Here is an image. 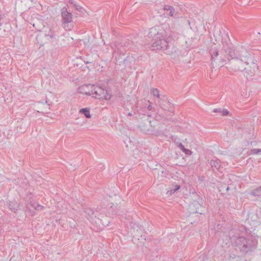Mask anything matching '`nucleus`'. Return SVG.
I'll return each mask as SVG.
<instances>
[{
	"mask_svg": "<svg viewBox=\"0 0 261 261\" xmlns=\"http://www.w3.org/2000/svg\"><path fill=\"white\" fill-rule=\"evenodd\" d=\"M240 235V230L238 229H231L228 232L232 244L238 247L241 252L247 253L251 251L257 245V241L252 236L246 239Z\"/></svg>",
	"mask_w": 261,
	"mask_h": 261,
	"instance_id": "f257e3e1",
	"label": "nucleus"
},
{
	"mask_svg": "<svg viewBox=\"0 0 261 261\" xmlns=\"http://www.w3.org/2000/svg\"><path fill=\"white\" fill-rule=\"evenodd\" d=\"M222 44L223 52L226 54L224 56L228 61L226 68L230 71H243L246 63L241 59L233 57L236 56V53L233 49L232 44L227 42H223Z\"/></svg>",
	"mask_w": 261,
	"mask_h": 261,
	"instance_id": "f03ea898",
	"label": "nucleus"
},
{
	"mask_svg": "<svg viewBox=\"0 0 261 261\" xmlns=\"http://www.w3.org/2000/svg\"><path fill=\"white\" fill-rule=\"evenodd\" d=\"M210 54L211 57L212 64L214 68L217 66L222 67L227 64V59L225 57L226 54L223 52V48L221 51V56L219 55V50L216 47L212 46L210 50Z\"/></svg>",
	"mask_w": 261,
	"mask_h": 261,
	"instance_id": "7ed1b4c3",
	"label": "nucleus"
},
{
	"mask_svg": "<svg viewBox=\"0 0 261 261\" xmlns=\"http://www.w3.org/2000/svg\"><path fill=\"white\" fill-rule=\"evenodd\" d=\"M86 87H84L83 89H84L85 92L87 94V95H91L93 97L96 99H104L107 100L110 99L111 98V95L108 92L107 90L99 86L94 85L91 86V93L85 90Z\"/></svg>",
	"mask_w": 261,
	"mask_h": 261,
	"instance_id": "20e7f679",
	"label": "nucleus"
},
{
	"mask_svg": "<svg viewBox=\"0 0 261 261\" xmlns=\"http://www.w3.org/2000/svg\"><path fill=\"white\" fill-rule=\"evenodd\" d=\"M62 25L66 31H71L74 27L73 15L71 12L68 11L66 7L61 10Z\"/></svg>",
	"mask_w": 261,
	"mask_h": 261,
	"instance_id": "39448f33",
	"label": "nucleus"
},
{
	"mask_svg": "<svg viewBox=\"0 0 261 261\" xmlns=\"http://www.w3.org/2000/svg\"><path fill=\"white\" fill-rule=\"evenodd\" d=\"M123 47L120 44H112L111 47L114 50L113 57H115L116 64L120 65L122 63H124L126 61L127 57L125 56V50L121 48Z\"/></svg>",
	"mask_w": 261,
	"mask_h": 261,
	"instance_id": "423d86ee",
	"label": "nucleus"
},
{
	"mask_svg": "<svg viewBox=\"0 0 261 261\" xmlns=\"http://www.w3.org/2000/svg\"><path fill=\"white\" fill-rule=\"evenodd\" d=\"M250 63L245 64L244 70V75L248 79L253 76L255 72L258 70V66L256 63V60L252 59L249 61Z\"/></svg>",
	"mask_w": 261,
	"mask_h": 261,
	"instance_id": "0eeeda50",
	"label": "nucleus"
},
{
	"mask_svg": "<svg viewBox=\"0 0 261 261\" xmlns=\"http://www.w3.org/2000/svg\"><path fill=\"white\" fill-rule=\"evenodd\" d=\"M235 53L236 56H233V57L242 59L246 64L250 63L249 61L253 59L251 55L244 48L241 47L239 48Z\"/></svg>",
	"mask_w": 261,
	"mask_h": 261,
	"instance_id": "6e6552de",
	"label": "nucleus"
},
{
	"mask_svg": "<svg viewBox=\"0 0 261 261\" xmlns=\"http://www.w3.org/2000/svg\"><path fill=\"white\" fill-rule=\"evenodd\" d=\"M204 211V207L196 201H193L188 206V212L190 215L196 213L201 215Z\"/></svg>",
	"mask_w": 261,
	"mask_h": 261,
	"instance_id": "1a4fd4ad",
	"label": "nucleus"
},
{
	"mask_svg": "<svg viewBox=\"0 0 261 261\" xmlns=\"http://www.w3.org/2000/svg\"><path fill=\"white\" fill-rule=\"evenodd\" d=\"M156 38H159V39H157V42H160L161 44V46H163L161 50L166 51V53L167 54H169L170 51H168V49L170 45L169 44L170 41L168 40V38L166 39L164 38L163 35L161 33H159V32L156 33Z\"/></svg>",
	"mask_w": 261,
	"mask_h": 261,
	"instance_id": "9d476101",
	"label": "nucleus"
},
{
	"mask_svg": "<svg viewBox=\"0 0 261 261\" xmlns=\"http://www.w3.org/2000/svg\"><path fill=\"white\" fill-rule=\"evenodd\" d=\"M99 216L100 217H97L96 215H94V222L97 224L100 228L109 225L110 221L107 216L101 214H100Z\"/></svg>",
	"mask_w": 261,
	"mask_h": 261,
	"instance_id": "9b49d317",
	"label": "nucleus"
},
{
	"mask_svg": "<svg viewBox=\"0 0 261 261\" xmlns=\"http://www.w3.org/2000/svg\"><path fill=\"white\" fill-rule=\"evenodd\" d=\"M156 29L152 28L150 29V31L149 33V36L155 37V38L154 39V40L151 45L152 49V50H161V48H162V47H163V46H161V44L160 42H157L158 39L156 38Z\"/></svg>",
	"mask_w": 261,
	"mask_h": 261,
	"instance_id": "f8f14e48",
	"label": "nucleus"
},
{
	"mask_svg": "<svg viewBox=\"0 0 261 261\" xmlns=\"http://www.w3.org/2000/svg\"><path fill=\"white\" fill-rule=\"evenodd\" d=\"M160 107L164 110L168 111L172 115L174 114V105L172 106L168 107L166 103V97L163 96L160 98V101L159 102Z\"/></svg>",
	"mask_w": 261,
	"mask_h": 261,
	"instance_id": "ddd939ff",
	"label": "nucleus"
},
{
	"mask_svg": "<svg viewBox=\"0 0 261 261\" xmlns=\"http://www.w3.org/2000/svg\"><path fill=\"white\" fill-rule=\"evenodd\" d=\"M146 119H144L143 121L141 122L139 127L141 128V129L145 133L151 134L152 133H153L154 130L150 128L149 124H146Z\"/></svg>",
	"mask_w": 261,
	"mask_h": 261,
	"instance_id": "4468645a",
	"label": "nucleus"
},
{
	"mask_svg": "<svg viewBox=\"0 0 261 261\" xmlns=\"http://www.w3.org/2000/svg\"><path fill=\"white\" fill-rule=\"evenodd\" d=\"M158 123H159L156 121V120H149L148 118H147L146 120V124H149L150 128L154 130L153 133H152L151 134H156L158 132V130L155 129V127L157 126Z\"/></svg>",
	"mask_w": 261,
	"mask_h": 261,
	"instance_id": "2eb2a0df",
	"label": "nucleus"
},
{
	"mask_svg": "<svg viewBox=\"0 0 261 261\" xmlns=\"http://www.w3.org/2000/svg\"><path fill=\"white\" fill-rule=\"evenodd\" d=\"M210 164L214 172L218 171L221 166L220 161L218 159L211 160Z\"/></svg>",
	"mask_w": 261,
	"mask_h": 261,
	"instance_id": "dca6fc26",
	"label": "nucleus"
},
{
	"mask_svg": "<svg viewBox=\"0 0 261 261\" xmlns=\"http://www.w3.org/2000/svg\"><path fill=\"white\" fill-rule=\"evenodd\" d=\"M84 212L87 215L86 217L87 219H91V221L93 222L94 221V218L93 217L94 215V212L92 209L89 207H86L85 208Z\"/></svg>",
	"mask_w": 261,
	"mask_h": 261,
	"instance_id": "f3484780",
	"label": "nucleus"
},
{
	"mask_svg": "<svg viewBox=\"0 0 261 261\" xmlns=\"http://www.w3.org/2000/svg\"><path fill=\"white\" fill-rule=\"evenodd\" d=\"M9 207L11 211H13L14 212H16V211L18 210L19 205L15 201H12L9 202Z\"/></svg>",
	"mask_w": 261,
	"mask_h": 261,
	"instance_id": "a211bd4d",
	"label": "nucleus"
},
{
	"mask_svg": "<svg viewBox=\"0 0 261 261\" xmlns=\"http://www.w3.org/2000/svg\"><path fill=\"white\" fill-rule=\"evenodd\" d=\"M80 112L82 114H84L85 116L87 118H90L91 117L90 115V110L87 108L81 109Z\"/></svg>",
	"mask_w": 261,
	"mask_h": 261,
	"instance_id": "6ab92c4d",
	"label": "nucleus"
},
{
	"mask_svg": "<svg viewBox=\"0 0 261 261\" xmlns=\"http://www.w3.org/2000/svg\"><path fill=\"white\" fill-rule=\"evenodd\" d=\"M251 195L254 196L261 197V187L253 190L251 192Z\"/></svg>",
	"mask_w": 261,
	"mask_h": 261,
	"instance_id": "aec40b11",
	"label": "nucleus"
},
{
	"mask_svg": "<svg viewBox=\"0 0 261 261\" xmlns=\"http://www.w3.org/2000/svg\"><path fill=\"white\" fill-rule=\"evenodd\" d=\"M45 36L49 37L51 39L55 40H56L57 37H59L50 30L48 31V33H45Z\"/></svg>",
	"mask_w": 261,
	"mask_h": 261,
	"instance_id": "412c9836",
	"label": "nucleus"
},
{
	"mask_svg": "<svg viewBox=\"0 0 261 261\" xmlns=\"http://www.w3.org/2000/svg\"><path fill=\"white\" fill-rule=\"evenodd\" d=\"M92 85H83V86H81L79 88V89L80 90V92H81L82 93H84V94L87 95V94L84 91V89H83V87H87L85 89V90H86L88 92H90L91 93V86H92Z\"/></svg>",
	"mask_w": 261,
	"mask_h": 261,
	"instance_id": "4be33fe9",
	"label": "nucleus"
},
{
	"mask_svg": "<svg viewBox=\"0 0 261 261\" xmlns=\"http://www.w3.org/2000/svg\"><path fill=\"white\" fill-rule=\"evenodd\" d=\"M178 147L184 152H185L187 155H191L192 153L190 150L186 148L181 143L179 144Z\"/></svg>",
	"mask_w": 261,
	"mask_h": 261,
	"instance_id": "5701e85b",
	"label": "nucleus"
},
{
	"mask_svg": "<svg viewBox=\"0 0 261 261\" xmlns=\"http://www.w3.org/2000/svg\"><path fill=\"white\" fill-rule=\"evenodd\" d=\"M180 188V186L177 185L174 186V188H172L170 190L168 191L167 192V194H169L170 195H171L172 193H174L175 192L178 191Z\"/></svg>",
	"mask_w": 261,
	"mask_h": 261,
	"instance_id": "b1692460",
	"label": "nucleus"
},
{
	"mask_svg": "<svg viewBox=\"0 0 261 261\" xmlns=\"http://www.w3.org/2000/svg\"><path fill=\"white\" fill-rule=\"evenodd\" d=\"M151 93L154 96H156L159 98H160V95L159 94V91L158 89L152 88L151 90Z\"/></svg>",
	"mask_w": 261,
	"mask_h": 261,
	"instance_id": "393cba45",
	"label": "nucleus"
},
{
	"mask_svg": "<svg viewBox=\"0 0 261 261\" xmlns=\"http://www.w3.org/2000/svg\"><path fill=\"white\" fill-rule=\"evenodd\" d=\"M250 152L251 154H256L261 152V149H252Z\"/></svg>",
	"mask_w": 261,
	"mask_h": 261,
	"instance_id": "a878e982",
	"label": "nucleus"
},
{
	"mask_svg": "<svg viewBox=\"0 0 261 261\" xmlns=\"http://www.w3.org/2000/svg\"><path fill=\"white\" fill-rule=\"evenodd\" d=\"M174 8L173 7V9L172 10L171 9H170L169 11H168V12L167 13L168 15H169L170 16H172L173 17V14L174 13Z\"/></svg>",
	"mask_w": 261,
	"mask_h": 261,
	"instance_id": "bb28decb",
	"label": "nucleus"
},
{
	"mask_svg": "<svg viewBox=\"0 0 261 261\" xmlns=\"http://www.w3.org/2000/svg\"><path fill=\"white\" fill-rule=\"evenodd\" d=\"M74 7L76 9V10L79 12H82L83 8L82 6L80 5H77L76 4H74Z\"/></svg>",
	"mask_w": 261,
	"mask_h": 261,
	"instance_id": "cd10ccee",
	"label": "nucleus"
},
{
	"mask_svg": "<svg viewBox=\"0 0 261 261\" xmlns=\"http://www.w3.org/2000/svg\"><path fill=\"white\" fill-rule=\"evenodd\" d=\"M222 116H227L229 114V111L226 109H223L222 110Z\"/></svg>",
	"mask_w": 261,
	"mask_h": 261,
	"instance_id": "c85d7f7f",
	"label": "nucleus"
},
{
	"mask_svg": "<svg viewBox=\"0 0 261 261\" xmlns=\"http://www.w3.org/2000/svg\"><path fill=\"white\" fill-rule=\"evenodd\" d=\"M171 9L172 10L173 9V7L172 6H169V5H165L164 6V10L167 11V13L168 12V11Z\"/></svg>",
	"mask_w": 261,
	"mask_h": 261,
	"instance_id": "c756f323",
	"label": "nucleus"
},
{
	"mask_svg": "<svg viewBox=\"0 0 261 261\" xmlns=\"http://www.w3.org/2000/svg\"><path fill=\"white\" fill-rule=\"evenodd\" d=\"M222 110L221 108H216L214 109L213 112L215 113H222Z\"/></svg>",
	"mask_w": 261,
	"mask_h": 261,
	"instance_id": "7c9ffc66",
	"label": "nucleus"
},
{
	"mask_svg": "<svg viewBox=\"0 0 261 261\" xmlns=\"http://www.w3.org/2000/svg\"><path fill=\"white\" fill-rule=\"evenodd\" d=\"M43 208V206L39 204H37V206L35 207V210L39 211Z\"/></svg>",
	"mask_w": 261,
	"mask_h": 261,
	"instance_id": "2f4dec72",
	"label": "nucleus"
},
{
	"mask_svg": "<svg viewBox=\"0 0 261 261\" xmlns=\"http://www.w3.org/2000/svg\"><path fill=\"white\" fill-rule=\"evenodd\" d=\"M137 239L138 240H140V241H141V242H142V241H143V240H144V241H145V240H146V239H145V237L144 236H143V235H141V236H140V238H137Z\"/></svg>",
	"mask_w": 261,
	"mask_h": 261,
	"instance_id": "473e14b6",
	"label": "nucleus"
},
{
	"mask_svg": "<svg viewBox=\"0 0 261 261\" xmlns=\"http://www.w3.org/2000/svg\"><path fill=\"white\" fill-rule=\"evenodd\" d=\"M37 204L38 203H37L36 202H32L31 203V205H30L32 206V208H34V210H35V207L37 206Z\"/></svg>",
	"mask_w": 261,
	"mask_h": 261,
	"instance_id": "72a5a7b5",
	"label": "nucleus"
},
{
	"mask_svg": "<svg viewBox=\"0 0 261 261\" xmlns=\"http://www.w3.org/2000/svg\"><path fill=\"white\" fill-rule=\"evenodd\" d=\"M31 203H31H29L27 204V208L29 210H31L32 208V206H31L30 205H31Z\"/></svg>",
	"mask_w": 261,
	"mask_h": 261,
	"instance_id": "f704fd0d",
	"label": "nucleus"
},
{
	"mask_svg": "<svg viewBox=\"0 0 261 261\" xmlns=\"http://www.w3.org/2000/svg\"><path fill=\"white\" fill-rule=\"evenodd\" d=\"M166 103L168 105V107H170V106H172V105H171V103L170 102V101H169V100H168L167 98H166Z\"/></svg>",
	"mask_w": 261,
	"mask_h": 261,
	"instance_id": "c9c22d12",
	"label": "nucleus"
},
{
	"mask_svg": "<svg viewBox=\"0 0 261 261\" xmlns=\"http://www.w3.org/2000/svg\"><path fill=\"white\" fill-rule=\"evenodd\" d=\"M153 109V108L150 105H148L147 107V109L149 111H151Z\"/></svg>",
	"mask_w": 261,
	"mask_h": 261,
	"instance_id": "e433bc0d",
	"label": "nucleus"
},
{
	"mask_svg": "<svg viewBox=\"0 0 261 261\" xmlns=\"http://www.w3.org/2000/svg\"><path fill=\"white\" fill-rule=\"evenodd\" d=\"M69 2L70 4H73V0H69Z\"/></svg>",
	"mask_w": 261,
	"mask_h": 261,
	"instance_id": "4c0bfd02",
	"label": "nucleus"
},
{
	"mask_svg": "<svg viewBox=\"0 0 261 261\" xmlns=\"http://www.w3.org/2000/svg\"><path fill=\"white\" fill-rule=\"evenodd\" d=\"M127 116H132V113H128V114H127Z\"/></svg>",
	"mask_w": 261,
	"mask_h": 261,
	"instance_id": "58836bf2",
	"label": "nucleus"
},
{
	"mask_svg": "<svg viewBox=\"0 0 261 261\" xmlns=\"http://www.w3.org/2000/svg\"><path fill=\"white\" fill-rule=\"evenodd\" d=\"M136 237H137V235L134 236L133 237V238L134 239H135L136 238Z\"/></svg>",
	"mask_w": 261,
	"mask_h": 261,
	"instance_id": "ea45409f",
	"label": "nucleus"
},
{
	"mask_svg": "<svg viewBox=\"0 0 261 261\" xmlns=\"http://www.w3.org/2000/svg\"><path fill=\"white\" fill-rule=\"evenodd\" d=\"M187 22H188V23H189V24H190V20H187Z\"/></svg>",
	"mask_w": 261,
	"mask_h": 261,
	"instance_id": "a19ab883",
	"label": "nucleus"
},
{
	"mask_svg": "<svg viewBox=\"0 0 261 261\" xmlns=\"http://www.w3.org/2000/svg\"><path fill=\"white\" fill-rule=\"evenodd\" d=\"M91 63H92V62H88H88H87L86 63V64Z\"/></svg>",
	"mask_w": 261,
	"mask_h": 261,
	"instance_id": "79ce46f5",
	"label": "nucleus"
},
{
	"mask_svg": "<svg viewBox=\"0 0 261 261\" xmlns=\"http://www.w3.org/2000/svg\"><path fill=\"white\" fill-rule=\"evenodd\" d=\"M229 188L228 187H227V189H226L227 191H228L229 190Z\"/></svg>",
	"mask_w": 261,
	"mask_h": 261,
	"instance_id": "37998d69",
	"label": "nucleus"
},
{
	"mask_svg": "<svg viewBox=\"0 0 261 261\" xmlns=\"http://www.w3.org/2000/svg\"><path fill=\"white\" fill-rule=\"evenodd\" d=\"M47 100H45V103H47Z\"/></svg>",
	"mask_w": 261,
	"mask_h": 261,
	"instance_id": "c03bdc74",
	"label": "nucleus"
},
{
	"mask_svg": "<svg viewBox=\"0 0 261 261\" xmlns=\"http://www.w3.org/2000/svg\"><path fill=\"white\" fill-rule=\"evenodd\" d=\"M2 25V23L0 22V27Z\"/></svg>",
	"mask_w": 261,
	"mask_h": 261,
	"instance_id": "a18cd8bd",
	"label": "nucleus"
}]
</instances>
